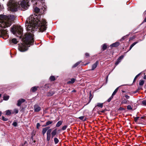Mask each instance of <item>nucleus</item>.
<instances>
[{"mask_svg": "<svg viewBox=\"0 0 146 146\" xmlns=\"http://www.w3.org/2000/svg\"><path fill=\"white\" fill-rule=\"evenodd\" d=\"M122 92H124V91H122Z\"/></svg>", "mask_w": 146, "mask_h": 146, "instance_id": "53", "label": "nucleus"}, {"mask_svg": "<svg viewBox=\"0 0 146 146\" xmlns=\"http://www.w3.org/2000/svg\"><path fill=\"white\" fill-rule=\"evenodd\" d=\"M54 141L55 144L58 143L59 141L58 139L56 138H54Z\"/></svg>", "mask_w": 146, "mask_h": 146, "instance_id": "26", "label": "nucleus"}, {"mask_svg": "<svg viewBox=\"0 0 146 146\" xmlns=\"http://www.w3.org/2000/svg\"><path fill=\"white\" fill-rule=\"evenodd\" d=\"M1 94H0V98H1Z\"/></svg>", "mask_w": 146, "mask_h": 146, "instance_id": "52", "label": "nucleus"}, {"mask_svg": "<svg viewBox=\"0 0 146 146\" xmlns=\"http://www.w3.org/2000/svg\"><path fill=\"white\" fill-rule=\"evenodd\" d=\"M40 126V124L39 123H38L36 124V127L37 128H38V127Z\"/></svg>", "mask_w": 146, "mask_h": 146, "instance_id": "46", "label": "nucleus"}, {"mask_svg": "<svg viewBox=\"0 0 146 146\" xmlns=\"http://www.w3.org/2000/svg\"><path fill=\"white\" fill-rule=\"evenodd\" d=\"M75 81V79L74 78H72L70 81H68L67 82L68 84H73L74 83Z\"/></svg>", "mask_w": 146, "mask_h": 146, "instance_id": "15", "label": "nucleus"}, {"mask_svg": "<svg viewBox=\"0 0 146 146\" xmlns=\"http://www.w3.org/2000/svg\"><path fill=\"white\" fill-rule=\"evenodd\" d=\"M50 128L49 127H46L42 129V133L43 135H44L46 133V131Z\"/></svg>", "mask_w": 146, "mask_h": 146, "instance_id": "14", "label": "nucleus"}, {"mask_svg": "<svg viewBox=\"0 0 146 146\" xmlns=\"http://www.w3.org/2000/svg\"><path fill=\"white\" fill-rule=\"evenodd\" d=\"M18 112V110L16 109H15L14 110V112L12 113H17Z\"/></svg>", "mask_w": 146, "mask_h": 146, "instance_id": "34", "label": "nucleus"}, {"mask_svg": "<svg viewBox=\"0 0 146 146\" xmlns=\"http://www.w3.org/2000/svg\"><path fill=\"white\" fill-rule=\"evenodd\" d=\"M142 104L145 106H146V100H143L142 102Z\"/></svg>", "mask_w": 146, "mask_h": 146, "instance_id": "40", "label": "nucleus"}, {"mask_svg": "<svg viewBox=\"0 0 146 146\" xmlns=\"http://www.w3.org/2000/svg\"><path fill=\"white\" fill-rule=\"evenodd\" d=\"M21 0V1L18 5L14 0H10L7 4L10 10L13 11H16L18 8L23 11L27 9L29 6V0Z\"/></svg>", "mask_w": 146, "mask_h": 146, "instance_id": "2", "label": "nucleus"}, {"mask_svg": "<svg viewBox=\"0 0 146 146\" xmlns=\"http://www.w3.org/2000/svg\"><path fill=\"white\" fill-rule=\"evenodd\" d=\"M50 79L51 81H54L55 80V78L54 76H51L50 77Z\"/></svg>", "mask_w": 146, "mask_h": 146, "instance_id": "32", "label": "nucleus"}, {"mask_svg": "<svg viewBox=\"0 0 146 146\" xmlns=\"http://www.w3.org/2000/svg\"><path fill=\"white\" fill-rule=\"evenodd\" d=\"M119 62H118L117 61L115 63V64L116 65H117V64H118L119 63Z\"/></svg>", "mask_w": 146, "mask_h": 146, "instance_id": "47", "label": "nucleus"}, {"mask_svg": "<svg viewBox=\"0 0 146 146\" xmlns=\"http://www.w3.org/2000/svg\"><path fill=\"white\" fill-rule=\"evenodd\" d=\"M120 43L119 42H116L114 43H113L112 44H111L110 46L111 47H116L118 46L119 45Z\"/></svg>", "mask_w": 146, "mask_h": 146, "instance_id": "11", "label": "nucleus"}, {"mask_svg": "<svg viewBox=\"0 0 146 146\" xmlns=\"http://www.w3.org/2000/svg\"><path fill=\"white\" fill-rule=\"evenodd\" d=\"M57 133V129H55L53 131L51 132V136L52 138H53L54 136L56 135Z\"/></svg>", "mask_w": 146, "mask_h": 146, "instance_id": "12", "label": "nucleus"}, {"mask_svg": "<svg viewBox=\"0 0 146 146\" xmlns=\"http://www.w3.org/2000/svg\"><path fill=\"white\" fill-rule=\"evenodd\" d=\"M46 20L41 19L40 16L31 15L26 21L25 27L27 31L33 32L38 29L40 32H43L46 29Z\"/></svg>", "mask_w": 146, "mask_h": 146, "instance_id": "1", "label": "nucleus"}, {"mask_svg": "<svg viewBox=\"0 0 146 146\" xmlns=\"http://www.w3.org/2000/svg\"><path fill=\"white\" fill-rule=\"evenodd\" d=\"M137 42H135L133 43L130 46L129 50H130L135 44L137 43Z\"/></svg>", "mask_w": 146, "mask_h": 146, "instance_id": "23", "label": "nucleus"}, {"mask_svg": "<svg viewBox=\"0 0 146 146\" xmlns=\"http://www.w3.org/2000/svg\"><path fill=\"white\" fill-rule=\"evenodd\" d=\"M25 101V100L23 99H21L19 100L18 101V103L17 104V105L18 106H20L21 104L24 102Z\"/></svg>", "mask_w": 146, "mask_h": 146, "instance_id": "10", "label": "nucleus"}, {"mask_svg": "<svg viewBox=\"0 0 146 146\" xmlns=\"http://www.w3.org/2000/svg\"><path fill=\"white\" fill-rule=\"evenodd\" d=\"M38 88V87L35 86V87H33L31 88V90L33 92H35V91H36V90L37 88Z\"/></svg>", "mask_w": 146, "mask_h": 146, "instance_id": "18", "label": "nucleus"}, {"mask_svg": "<svg viewBox=\"0 0 146 146\" xmlns=\"http://www.w3.org/2000/svg\"><path fill=\"white\" fill-rule=\"evenodd\" d=\"M52 121H48L46 122V125H45V126L48 125H49L52 124Z\"/></svg>", "mask_w": 146, "mask_h": 146, "instance_id": "29", "label": "nucleus"}, {"mask_svg": "<svg viewBox=\"0 0 146 146\" xmlns=\"http://www.w3.org/2000/svg\"><path fill=\"white\" fill-rule=\"evenodd\" d=\"M41 109L40 107L37 105H35L34 106V110L35 112H38Z\"/></svg>", "mask_w": 146, "mask_h": 146, "instance_id": "7", "label": "nucleus"}, {"mask_svg": "<svg viewBox=\"0 0 146 146\" xmlns=\"http://www.w3.org/2000/svg\"><path fill=\"white\" fill-rule=\"evenodd\" d=\"M12 42L14 44H16L18 42V41H17L16 39L14 38L12 39Z\"/></svg>", "mask_w": 146, "mask_h": 146, "instance_id": "19", "label": "nucleus"}, {"mask_svg": "<svg viewBox=\"0 0 146 146\" xmlns=\"http://www.w3.org/2000/svg\"><path fill=\"white\" fill-rule=\"evenodd\" d=\"M139 74H138V75H137L135 77V78H134V81L138 77V76H139Z\"/></svg>", "mask_w": 146, "mask_h": 146, "instance_id": "45", "label": "nucleus"}, {"mask_svg": "<svg viewBox=\"0 0 146 146\" xmlns=\"http://www.w3.org/2000/svg\"><path fill=\"white\" fill-rule=\"evenodd\" d=\"M78 118L80 120L83 121H85L86 120V117L84 116L80 117H78Z\"/></svg>", "mask_w": 146, "mask_h": 146, "instance_id": "17", "label": "nucleus"}, {"mask_svg": "<svg viewBox=\"0 0 146 146\" xmlns=\"http://www.w3.org/2000/svg\"><path fill=\"white\" fill-rule=\"evenodd\" d=\"M98 64V61H96V62L92 66V68L91 70H94L95 69Z\"/></svg>", "mask_w": 146, "mask_h": 146, "instance_id": "9", "label": "nucleus"}, {"mask_svg": "<svg viewBox=\"0 0 146 146\" xmlns=\"http://www.w3.org/2000/svg\"><path fill=\"white\" fill-rule=\"evenodd\" d=\"M11 31L14 34L17 33L21 35L23 33V29L21 26H14L12 27Z\"/></svg>", "mask_w": 146, "mask_h": 146, "instance_id": "5", "label": "nucleus"}, {"mask_svg": "<svg viewBox=\"0 0 146 146\" xmlns=\"http://www.w3.org/2000/svg\"><path fill=\"white\" fill-rule=\"evenodd\" d=\"M144 21L145 22H146V17L145 18V19H144Z\"/></svg>", "mask_w": 146, "mask_h": 146, "instance_id": "49", "label": "nucleus"}, {"mask_svg": "<svg viewBox=\"0 0 146 146\" xmlns=\"http://www.w3.org/2000/svg\"><path fill=\"white\" fill-rule=\"evenodd\" d=\"M6 114L7 115H9L11 113V111L9 110H7L6 111Z\"/></svg>", "mask_w": 146, "mask_h": 146, "instance_id": "22", "label": "nucleus"}, {"mask_svg": "<svg viewBox=\"0 0 146 146\" xmlns=\"http://www.w3.org/2000/svg\"><path fill=\"white\" fill-rule=\"evenodd\" d=\"M67 127V125H64L62 127V129L63 130H64L66 129Z\"/></svg>", "mask_w": 146, "mask_h": 146, "instance_id": "36", "label": "nucleus"}, {"mask_svg": "<svg viewBox=\"0 0 146 146\" xmlns=\"http://www.w3.org/2000/svg\"><path fill=\"white\" fill-rule=\"evenodd\" d=\"M131 104V103H129V101L125 98L122 100L121 102V104Z\"/></svg>", "mask_w": 146, "mask_h": 146, "instance_id": "8", "label": "nucleus"}, {"mask_svg": "<svg viewBox=\"0 0 146 146\" xmlns=\"http://www.w3.org/2000/svg\"><path fill=\"white\" fill-rule=\"evenodd\" d=\"M143 78L145 79H146V75L144 76Z\"/></svg>", "mask_w": 146, "mask_h": 146, "instance_id": "48", "label": "nucleus"}, {"mask_svg": "<svg viewBox=\"0 0 146 146\" xmlns=\"http://www.w3.org/2000/svg\"><path fill=\"white\" fill-rule=\"evenodd\" d=\"M85 55L86 57H88L89 56V54L87 53H86L85 54Z\"/></svg>", "mask_w": 146, "mask_h": 146, "instance_id": "44", "label": "nucleus"}, {"mask_svg": "<svg viewBox=\"0 0 146 146\" xmlns=\"http://www.w3.org/2000/svg\"><path fill=\"white\" fill-rule=\"evenodd\" d=\"M62 123V121H59L56 125V127H59L61 125Z\"/></svg>", "mask_w": 146, "mask_h": 146, "instance_id": "16", "label": "nucleus"}, {"mask_svg": "<svg viewBox=\"0 0 146 146\" xmlns=\"http://www.w3.org/2000/svg\"><path fill=\"white\" fill-rule=\"evenodd\" d=\"M127 36H125L122 37L121 38V41H123L126 38Z\"/></svg>", "mask_w": 146, "mask_h": 146, "instance_id": "42", "label": "nucleus"}, {"mask_svg": "<svg viewBox=\"0 0 146 146\" xmlns=\"http://www.w3.org/2000/svg\"><path fill=\"white\" fill-rule=\"evenodd\" d=\"M1 114H2L1 112L0 111V116H1Z\"/></svg>", "mask_w": 146, "mask_h": 146, "instance_id": "50", "label": "nucleus"}, {"mask_svg": "<svg viewBox=\"0 0 146 146\" xmlns=\"http://www.w3.org/2000/svg\"><path fill=\"white\" fill-rule=\"evenodd\" d=\"M127 108L128 110H131L132 107L130 105H128L127 106Z\"/></svg>", "mask_w": 146, "mask_h": 146, "instance_id": "38", "label": "nucleus"}, {"mask_svg": "<svg viewBox=\"0 0 146 146\" xmlns=\"http://www.w3.org/2000/svg\"><path fill=\"white\" fill-rule=\"evenodd\" d=\"M107 48V45L105 44H104L103 45L102 48L103 50H106V49Z\"/></svg>", "mask_w": 146, "mask_h": 146, "instance_id": "31", "label": "nucleus"}, {"mask_svg": "<svg viewBox=\"0 0 146 146\" xmlns=\"http://www.w3.org/2000/svg\"><path fill=\"white\" fill-rule=\"evenodd\" d=\"M76 92V91L75 90H73L72 91V92Z\"/></svg>", "mask_w": 146, "mask_h": 146, "instance_id": "51", "label": "nucleus"}, {"mask_svg": "<svg viewBox=\"0 0 146 146\" xmlns=\"http://www.w3.org/2000/svg\"><path fill=\"white\" fill-rule=\"evenodd\" d=\"M35 11L36 13L39 12L40 11V9L38 7H35Z\"/></svg>", "mask_w": 146, "mask_h": 146, "instance_id": "28", "label": "nucleus"}, {"mask_svg": "<svg viewBox=\"0 0 146 146\" xmlns=\"http://www.w3.org/2000/svg\"><path fill=\"white\" fill-rule=\"evenodd\" d=\"M50 138V135H47V141H49Z\"/></svg>", "mask_w": 146, "mask_h": 146, "instance_id": "33", "label": "nucleus"}, {"mask_svg": "<svg viewBox=\"0 0 146 146\" xmlns=\"http://www.w3.org/2000/svg\"><path fill=\"white\" fill-rule=\"evenodd\" d=\"M125 98H126V99H129L130 98L129 96H128L126 94L125 95Z\"/></svg>", "mask_w": 146, "mask_h": 146, "instance_id": "43", "label": "nucleus"}, {"mask_svg": "<svg viewBox=\"0 0 146 146\" xmlns=\"http://www.w3.org/2000/svg\"><path fill=\"white\" fill-rule=\"evenodd\" d=\"M15 19L13 15H0V27L5 28L9 27Z\"/></svg>", "mask_w": 146, "mask_h": 146, "instance_id": "4", "label": "nucleus"}, {"mask_svg": "<svg viewBox=\"0 0 146 146\" xmlns=\"http://www.w3.org/2000/svg\"><path fill=\"white\" fill-rule=\"evenodd\" d=\"M33 35L30 33L26 34L22 39V42L19 44V49L21 52L26 51L27 47L33 44L34 42Z\"/></svg>", "mask_w": 146, "mask_h": 146, "instance_id": "3", "label": "nucleus"}, {"mask_svg": "<svg viewBox=\"0 0 146 146\" xmlns=\"http://www.w3.org/2000/svg\"><path fill=\"white\" fill-rule=\"evenodd\" d=\"M9 96L7 95H5L3 96V99L5 100H7L9 98Z\"/></svg>", "mask_w": 146, "mask_h": 146, "instance_id": "20", "label": "nucleus"}, {"mask_svg": "<svg viewBox=\"0 0 146 146\" xmlns=\"http://www.w3.org/2000/svg\"><path fill=\"white\" fill-rule=\"evenodd\" d=\"M12 125H13L14 126L16 127L17 126V123L16 122H14L13 123Z\"/></svg>", "mask_w": 146, "mask_h": 146, "instance_id": "41", "label": "nucleus"}, {"mask_svg": "<svg viewBox=\"0 0 146 146\" xmlns=\"http://www.w3.org/2000/svg\"><path fill=\"white\" fill-rule=\"evenodd\" d=\"M144 81L143 80H141L139 81V85L140 86H142L144 83Z\"/></svg>", "mask_w": 146, "mask_h": 146, "instance_id": "30", "label": "nucleus"}, {"mask_svg": "<svg viewBox=\"0 0 146 146\" xmlns=\"http://www.w3.org/2000/svg\"><path fill=\"white\" fill-rule=\"evenodd\" d=\"M54 93V92L52 90L50 91L47 94V96H52Z\"/></svg>", "mask_w": 146, "mask_h": 146, "instance_id": "13", "label": "nucleus"}, {"mask_svg": "<svg viewBox=\"0 0 146 146\" xmlns=\"http://www.w3.org/2000/svg\"><path fill=\"white\" fill-rule=\"evenodd\" d=\"M0 36L3 38H4V37H6V38H7L8 36L7 30H5L1 31L0 32Z\"/></svg>", "mask_w": 146, "mask_h": 146, "instance_id": "6", "label": "nucleus"}, {"mask_svg": "<svg viewBox=\"0 0 146 146\" xmlns=\"http://www.w3.org/2000/svg\"><path fill=\"white\" fill-rule=\"evenodd\" d=\"M80 62H78L76 63L74 66H73V67H75L76 66H77L80 63Z\"/></svg>", "mask_w": 146, "mask_h": 146, "instance_id": "35", "label": "nucleus"}, {"mask_svg": "<svg viewBox=\"0 0 146 146\" xmlns=\"http://www.w3.org/2000/svg\"><path fill=\"white\" fill-rule=\"evenodd\" d=\"M2 118L3 120L4 121H7L8 120L7 118H5L4 116H2Z\"/></svg>", "mask_w": 146, "mask_h": 146, "instance_id": "39", "label": "nucleus"}, {"mask_svg": "<svg viewBox=\"0 0 146 146\" xmlns=\"http://www.w3.org/2000/svg\"><path fill=\"white\" fill-rule=\"evenodd\" d=\"M51 131V129H50L48 130L47 132V135H50Z\"/></svg>", "mask_w": 146, "mask_h": 146, "instance_id": "27", "label": "nucleus"}, {"mask_svg": "<svg viewBox=\"0 0 146 146\" xmlns=\"http://www.w3.org/2000/svg\"><path fill=\"white\" fill-rule=\"evenodd\" d=\"M123 58V55H121L120 56L117 60V61L120 62L121 59H122Z\"/></svg>", "mask_w": 146, "mask_h": 146, "instance_id": "21", "label": "nucleus"}, {"mask_svg": "<svg viewBox=\"0 0 146 146\" xmlns=\"http://www.w3.org/2000/svg\"><path fill=\"white\" fill-rule=\"evenodd\" d=\"M118 90V88H117L115 90H114V91L113 92L111 96H112L113 97L115 95V94H116V93L117 92Z\"/></svg>", "mask_w": 146, "mask_h": 146, "instance_id": "24", "label": "nucleus"}, {"mask_svg": "<svg viewBox=\"0 0 146 146\" xmlns=\"http://www.w3.org/2000/svg\"><path fill=\"white\" fill-rule=\"evenodd\" d=\"M97 106L102 108L103 106V103H98L97 104Z\"/></svg>", "mask_w": 146, "mask_h": 146, "instance_id": "25", "label": "nucleus"}, {"mask_svg": "<svg viewBox=\"0 0 146 146\" xmlns=\"http://www.w3.org/2000/svg\"><path fill=\"white\" fill-rule=\"evenodd\" d=\"M113 97L111 96L108 100V102H110L111 101V99L113 98Z\"/></svg>", "mask_w": 146, "mask_h": 146, "instance_id": "37", "label": "nucleus"}]
</instances>
